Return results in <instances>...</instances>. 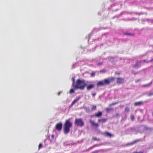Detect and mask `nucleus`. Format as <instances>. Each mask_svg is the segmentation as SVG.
I'll use <instances>...</instances> for the list:
<instances>
[{"instance_id":"nucleus-1","label":"nucleus","mask_w":153,"mask_h":153,"mask_svg":"<svg viewBox=\"0 0 153 153\" xmlns=\"http://www.w3.org/2000/svg\"><path fill=\"white\" fill-rule=\"evenodd\" d=\"M86 85V83H85L84 80L78 79L76 80V84L73 86V88L75 90L77 89L83 90Z\"/></svg>"},{"instance_id":"nucleus-2","label":"nucleus","mask_w":153,"mask_h":153,"mask_svg":"<svg viewBox=\"0 0 153 153\" xmlns=\"http://www.w3.org/2000/svg\"><path fill=\"white\" fill-rule=\"evenodd\" d=\"M115 79V78L114 77H111L109 78L105 79L103 80L98 82L97 83L96 85L97 87H101L105 85H109L110 83L114 81Z\"/></svg>"},{"instance_id":"nucleus-3","label":"nucleus","mask_w":153,"mask_h":153,"mask_svg":"<svg viewBox=\"0 0 153 153\" xmlns=\"http://www.w3.org/2000/svg\"><path fill=\"white\" fill-rule=\"evenodd\" d=\"M70 120V119L66 120L64 124V132L65 134H67L69 132L70 128L72 126V123Z\"/></svg>"},{"instance_id":"nucleus-4","label":"nucleus","mask_w":153,"mask_h":153,"mask_svg":"<svg viewBox=\"0 0 153 153\" xmlns=\"http://www.w3.org/2000/svg\"><path fill=\"white\" fill-rule=\"evenodd\" d=\"M74 124L77 127H82L84 125V123L81 118H76L74 121Z\"/></svg>"},{"instance_id":"nucleus-5","label":"nucleus","mask_w":153,"mask_h":153,"mask_svg":"<svg viewBox=\"0 0 153 153\" xmlns=\"http://www.w3.org/2000/svg\"><path fill=\"white\" fill-rule=\"evenodd\" d=\"M62 123H59L56 124L55 125L56 129L59 131H60L62 129Z\"/></svg>"},{"instance_id":"nucleus-6","label":"nucleus","mask_w":153,"mask_h":153,"mask_svg":"<svg viewBox=\"0 0 153 153\" xmlns=\"http://www.w3.org/2000/svg\"><path fill=\"white\" fill-rule=\"evenodd\" d=\"M89 122L91 126L94 127L95 128H97L99 126L98 123H95L94 121L92 120H90Z\"/></svg>"},{"instance_id":"nucleus-7","label":"nucleus","mask_w":153,"mask_h":153,"mask_svg":"<svg viewBox=\"0 0 153 153\" xmlns=\"http://www.w3.org/2000/svg\"><path fill=\"white\" fill-rule=\"evenodd\" d=\"M80 98V97H78L75 99L72 102L71 104L69 106V108L72 107L79 100Z\"/></svg>"},{"instance_id":"nucleus-8","label":"nucleus","mask_w":153,"mask_h":153,"mask_svg":"<svg viewBox=\"0 0 153 153\" xmlns=\"http://www.w3.org/2000/svg\"><path fill=\"white\" fill-rule=\"evenodd\" d=\"M102 112L101 111H99L97 113H95L94 115H92L91 116V117H99L102 115Z\"/></svg>"},{"instance_id":"nucleus-9","label":"nucleus","mask_w":153,"mask_h":153,"mask_svg":"<svg viewBox=\"0 0 153 153\" xmlns=\"http://www.w3.org/2000/svg\"><path fill=\"white\" fill-rule=\"evenodd\" d=\"M141 61H137L135 64L133 65V67L134 68H137L141 66Z\"/></svg>"},{"instance_id":"nucleus-10","label":"nucleus","mask_w":153,"mask_h":153,"mask_svg":"<svg viewBox=\"0 0 153 153\" xmlns=\"http://www.w3.org/2000/svg\"><path fill=\"white\" fill-rule=\"evenodd\" d=\"M95 87V85L94 84H90L88 85L87 86V89L88 90H90L91 89L94 88Z\"/></svg>"},{"instance_id":"nucleus-11","label":"nucleus","mask_w":153,"mask_h":153,"mask_svg":"<svg viewBox=\"0 0 153 153\" xmlns=\"http://www.w3.org/2000/svg\"><path fill=\"white\" fill-rule=\"evenodd\" d=\"M117 83L120 84V83L123 82L124 81V79H123V78H117Z\"/></svg>"},{"instance_id":"nucleus-12","label":"nucleus","mask_w":153,"mask_h":153,"mask_svg":"<svg viewBox=\"0 0 153 153\" xmlns=\"http://www.w3.org/2000/svg\"><path fill=\"white\" fill-rule=\"evenodd\" d=\"M142 141V140L141 139L137 140H135V141H133L132 143H128V144H127L126 145L128 146V145H132V144H134L136 143H137L139 141Z\"/></svg>"},{"instance_id":"nucleus-13","label":"nucleus","mask_w":153,"mask_h":153,"mask_svg":"<svg viewBox=\"0 0 153 153\" xmlns=\"http://www.w3.org/2000/svg\"><path fill=\"white\" fill-rule=\"evenodd\" d=\"M107 120V119H100L98 120V123H100L101 122L102 123H103L105 122Z\"/></svg>"},{"instance_id":"nucleus-14","label":"nucleus","mask_w":153,"mask_h":153,"mask_svg":"<svg viewBox=\"0 0 153 153\" xmlns=\"http://www.w3.org/2000/svg\"><path fill=\"white\" fill-rule=\"evenodd\" d=\"M143 104V102L142 101H140L136 102L134 103V105L135 106H140Z\"/></svg>"},{"instance_id":"nucleus-15","label":"nucleus","mask_w":153,"mask_h":153,"mask_svg":"<svg viewBox=\"0 0 153 153\" xmlns=\"http://www.w3.org/2000/svg\"><path fill=\"white\" fill-rule=\"evenodd\" d=\"M113 110L114 109L112 108H105V111L107 113H109L111 111H113Z\"/></svg>"},{"instance_id":"nucleus-16","label":"nucleus","mask_w":153,"mask_h":153,"mask_svg":"<svg viewBox=\"0 0 153 153\" xmlns=\"http://www.w3.org/2000/svg\"><path fill=\"white\" fill-rule=\"evenodd\" d=\"M146 94L148 96H151L153 95V92H151L150 91L146 92Z\"/></svg>"},{"instance_id":"nucleus-17","label":"nucleus","mask_w":153,"mask_h":153,"mask_svg":"<svg viewBox=\"0 0 153 153\" xmlns=\"http://www.w3.org/2000/svg\"><path fill=\"white\" fill-rule=\"evenodd\" d=\"M98 146H99V145H98L97 144H95V145H94V146H93L89 148L88 149V150H90L92 149H93L94 148H95V147Z\"/></svg>"},{"instance_id":"nucleus-18","label":"nucleus","mask_w":153,"mask_h":153,"mask_svg":"<svg viewBox=\"0 0 153 153\" xmlns=\"http://www.w3.org/2000/svg\"><path fill=\"white\" fill-rule=\"evenodd\" d=\"M152 82H150L149 83H148V84H145V85H142V86L143 87H149V86H150L151 85V84H152Z\"/></svg>"},{"instance_id":"nucleus-19","label":"nucleus","mask_w":153,"mask_h":153,"mask_svg":"<svg viewBox=\"0 0 153 153\" xmlns=\"http://www.w3.org/2000/svg\"><path fill=\"white\" fill-rule=\"evenodd\" d=\"M105 133L107 136H109L110 137H111L113 136L112 134H111L108 132H105Z\"/></svg>"},{"instance_id":"nucleus-20","label":"nucleus","mask_w":153,"mask_h":153,"mask_svg":"<svg viewBox=\"0 0 153 153\" xmlns=\"http://www.w3.org/2000/svg\"><path fill=\"white\" fill-rule=\"evenodd\" d=\"M92 140H97V141H100V139H99V138L97 139V138L96 137H93L92 138Z\"/></svg>"},{"instance_id":"nucleus-21","label":"nucleus","mask_w":153,"mask_h":153,"mask_svg":"<svg viewBox=\"0 0 153 153\" xmlns=\"http://www.w3.org/2000/svg\"><path fill=\"white\" fill-rule=\"evenodd\" d=\"M92 107L91 109L92 110L94 111L96 109L97 107L96 105H92Z\"/></svg>"},{"instance_id":"nucleus-22","label":"nucleus","mask_w":153,"mask_h":153,"mask_svg":"<svg viewBox=\"0 0 153 153\" xmlns=\"http://www.w3.org/2000/svg\"><path fill=\"white\" fill-rule=\"evenodd\" d=\"M117 104V102H115L112 103H111V104H110L109 105V107H111V106L112 105H115Z\"/></svg>"},{"instance_id":"nucleus-23","label":"nucleus","mask_w":153,"mask_h":153,"mask_svg":"<svg viewBox=\"0 0 153 153\" xmlns=\"http://www.w3.org/2000/svg\"><path fill=\"white\" fill-rule=\"evenodd\" d=\"M74 89H71L70 90V94H72L74 92Z\"/></svg>"},{"instance_id":"nucleus-24","label":"nucleus","mask_w":153,"mask_h":153,"mask_svg":"<svg viewBox=\"0 0 153 153\" xmlns=\"http://www.w3.org/2000/svg\"><path fill=\"white\" fill-rule=\"evenodd\" d=\"M42 147V144L41 143H40L39 144V148H38V149H39V150L41 147Z\"/></svg>"},{"instance_id":"nucleus-25","label":"nucleus","mask_w":153,"mask_h":153,"mask_svg":"<svg viewBox=\"0 0 153 153\" xmlns=\"http://www.w3.org/2000/svg\"><path fill=\"white\" fill-rule=\"evenodd\" d=\"M129 111V107H126L125 108V111L128 112Z\"/></svg>"},{"instance_id":"nucleus-26","label":"nucleus","mask_w":153,"mask_h":153,"mask_svg":"<svg viewBox=\"0 0 153 153\" xmlns=\"http://www.w3.org/2000/svg\"><path fill=\"white\" fill-rule=\"evenodd\" d=\"M127 35L129 36H133V34L130 33H125V35Z\"/></svg>"},{"instance_id":"nucleus-27","label":"nucleus","mask_w":153,"mask_h":153,"mask_svg":"<svg viewBox=\"0 0 153 153\" xmlns=\"http://www.w3.org/2000/svg\"><path fill=\"white\" fill-rule=\"evenodd\" d=\"M105 69L101 70H100V73H105Z\"/></svg>"},{"instance_id":"nucleus-28","label":"nucleus","mask_w":153,"mask_h":153,"mask_svg":"<svg viewBox=\"0 0 153 153\" xmlns=\"http://www.w3.org/2000/svg\"><path fill=\"white\" fill-rule=\"evenodd\" d=\"M134 116L133 115H132L131 116V120H133L134 119Z\"/></svg>"},{"instance_id":"nucleus-29","label":"nucleus","mask_w":153,"mask_h":153,"mask_svg":"<svg viewBox=\"0 0 153 153\" xmlns=\"http://www.w3.org/2000/svg\"><path fill=\"white\" fill-rule=\"evenodd\" d=\"M99 152V150H95L92 152V153H98Z\"/></svg>"},{"instance_id":"nucleus-30","label":"nucleus","mask_w":153,"mask_h":153,"mask_svg":"<svg viewBox=\"0 0 153 153\" xmlns=\"http://www.w3.org/2000/svg\"><path fill=\"white\" fill-rule=\"evenodd\" d=\"M96 95V93H94L92 94V95L93 96V97H94V98L95 97V96Z\"/></svg>"},{"instance_id":"nucleus-31","label":"nucleus","mask_w":153,"mask_h":153,"mask_svg":"<svg viewBox=\"0 0 153 153\" xmlns=\"http://www.w3.org/2000/svg\"><path fill=\"white\" fill-rule=\"evenodd\" d=\"M143 62H147V63H149V62L147 61L146 60H144L143 61Z\"/></svg>"},{"instance_id":"nucleus-32","label":"nucleus","mask_w":153,"mask_h":153,"mask_svg":"<svg viewBox=\"0 0 153 153\" xmlns=\"http://www.w3.org/2000/svg\"><path fill=\"white\" fill-rule=\"evenodd\" d=\"M135 130V128H131V130L132 131H134Z\"/></svg>"},{"instance_id":"nucleus-33","label":"nucleus","mask_w":153,"mask_h":153,"mask_svg":"<svg viewBox=\"0 0 153 153\" xmlns=\"http://www.w3.org/2000/svg\"><path fill=\"white\" fill-rule=\"evenodd\" d=\"M91 75L92 76H95V73H92Z\"/></svg>"},{"instance_id":"nucleus-34","label":"nucleus","mask_w":153,"mask_h":153,"mask_svg":"<svg viewBox=\"0 0 153 153\" xmlns=\"http://www.w3.org/2000/svg\"><path fill=\"white\" fill-rule=\"evenodd\" d=\"M120 74V73H118V72H116L115 73V74H117V75H119Z\"/></svg>"},{"instance_id":"nucleus-35","label":"nucleus","mask_w":153,"mask_h":153,"mask_svg":"<svg viewBox=\"0 0 153 153\" xmlns=\"http://www.w3.org/2000/svg\"><path fill=\"white\" fill-rule=\"evenodd\" d=\"M61 92H58V93H57V95L58 96H59L60 95V93H61Z\"/></svg>"},{"instance_id":"nucleus-36","label":"nucleus","mask_w":153,"mask_h":153,"mask_svg":"<svg viewBox=\"0 0 153 153\" xmlns=\"http://www.w3.org/2000/svg\"><path fill=\"white\" fill-rule=\"evenodd\" d=\"M140 81V80L139 79H137V80H136L135 81V82H139Z\"/></svg>"},{"instance_id":"nucleus-37","label":"nucleus","mask_w":153,"mask_h":153,"mask_svg":"<svg viewBox=\"0 0 153 153\" xmlns=\"http://www.w3.org/2000/svg\"><path fill=\"white\" fill-rule=\"evenodd\" d=\"M149 62H153V59H151Z\"/></svg>"},{"instance_id":"nucleus-38","label":"nucleus","mask_w":153,"mask_h":153,"mask_svg":"<svg viewBox=\"0 0 153 153\" xmlns=\"http://www.w3.org/2000/svg\"><path fill=\"white\" fill-rule=\"evenodd\" d=\"M52 137H54V135H52Z\"/></svg>"},{"instance_id":"nucleus-39","label":"nucleus","mask_w":153,"mask_h":153,"mask_svg":"<svg viewBox=\"0 0 153 153\" xmlns=\"http://www.w3.org/2000/svg\"><path fill=\"white\" fill-rule=\"evenodd\" d=\"M74 79L73 80V83H74Z\"/></svg>"},{"instance_id":"nucleus-40","label":"nucleus","mask_w":153,"mask_h":153,"mask_svg":"<svg viewBox=\"0 0 153 153\" xmlns=\"http://www.w3.org/2000/svg\"><path fill=\"white\" fill-rule=\"evenodd\" d=\"M135 74H137V73H134Z\"/></svg>"}]
</instances>
